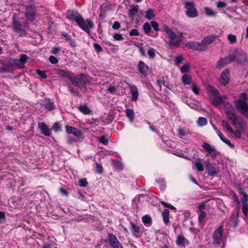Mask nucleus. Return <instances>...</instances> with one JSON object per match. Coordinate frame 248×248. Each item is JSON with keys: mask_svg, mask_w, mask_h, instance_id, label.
<instances>
[{"mask_svg": "<svg viewBox=\"0 0 248 248\" xmlns=\"http://www.w3.org/2000/svg\"><path fill=\"white\" fill-rule=\"evenodd\" d=\"M235 51L237 61H242L245 60L246 56L245 53L244 51L242 50L238 51L237 50H235Z\"/></svg>", "mask_w": 248, "mask_h": 248, "instance_id": "obj_33", "label": "nucleus"}, {"mask_svg": "<svg viewBox=\"0 0 248 248\" xmlns=\"http://www.w3.org/2000/svg\"><path fill=\"white\" fill-rule=\"evenodd\" d=\"M202 147L204 149V151L207 153L208 154L211 155V156L213 158L216 157L217 155V150L211 146V145L206 142H204L202 145Z\"/></svg>", "mask_w": 248, "mask_h": 248, "instance_id": "obj_13", "label": "nucleus"}, {"mask_svg": "<svg viewBox=\"0 0 248 248\" xmlns=\"http://www.w3.org/2000/svg\"><path fill=\"white\" fill-rule=\"evenodd\" d=\"M183 32H180V35L178 36L177 39L175 41H170L169 42V46L170 47H178L180 45L181 43L183 41Z\"/></svg>", "mask_w": 248, "mask_h": 248, "instance_id": "obj_22", "label": "nucleus"}, {"mask_svg": "<svg viewBox=\"0 0 248 248\" xmlns=\"http://www.w3.org/2000/svg\"><path fill=\"white\" fill-rule=\"evenodd\" d=\"M77 108L81 113L85 115H90L92 113V110L88 108L86 104L80 105L78 106Z\"/></svg>", "mask_w": 248, "mask_h": 248, "instance_id": "obj_25", "label": "nucleus"}, {"mask_svg": "<svg viewBox=\"0 0 248 248\" xmlns=\"http://www.w3.org/2000/svg\"><path fill=\"white\" fill-rule=\"evenodd\" d=\"M12 64H4L1 68V70L3 72H9L11 68Z\"/></svg>", "mask_w": 248, "mask_h": 248, "instance_id": "obj_51", "label": "nucleus"}, {"mask_svg": "<svg viewBox=\"0 0 248 248\" xmlns=\"http://www.w3.org/2000/svg\"><path fill=\"white\" fill-rule=\"evenodd\" d=\"M52 129L55 132H60L62 131V125L60 122H56L54 124Z\"/></svg>", "mask_w": 248, "mask_h": 248, "instance_id": "obj_39", "label": "nucleus"}, {"mask_svg": "<svg viewBox=\"0 0 248 248\" xmlns=\"http://www.w3.org/2000/svg\"><path fill=\"white\" fill-rule=\"evenodd\" d=\"M95 170L97 173H101L103 171V168L101 165L98 163H96Z\"/></svg>", "mask_w": 248, "mask_h": 248, "instance_id": "obj_57", "label": "nucleus"}, {"mask_svg": "<svg viewBox=\"0 0 248 248\" xmlns=\"http://www.w3.org/2000/svg\"><path fill=\"white\" fill-rule=\"evenodd\" d=\"M126 115L128 118L129 121L132 123L134 119L135 113L132 109L128 108L126 110Z\"/></svg>", "mask_w": 248, "mask_h": 248, "instance_id": "obj_34", "label": "nucleus"}, {"mask_svg": "<svg viewBox=\"0 0 248 248\" xmlns=\"http://www.w3.org/2000/svg\"><path fill=\"white\" fill-rule=\"evenodd\" d=\"M38 128L40 129L42 134L46 136L50 137L51 135V130L48 128V126L44 122L38 123Z\"/></svg>", "mask_w": 248, "mask_h": 248, "instance_id": "obj_15", "label": "nucleus"}, {"mask_svg": "<svg viewBox=\"0 0 248 248\" xmlns=\"http://www.w3.org/2000/svg\"><path fill=\"white\" fill-rule=\"evenodd\" d=\"M162 215L164 223L167 225L169 222L170 212L169 210L167 209H164L162 211Z\"/></svg>", "mask_w": 248, "mask_h": 248, "instance_id": "obj_29", "label": "nucleus"}, {"mask_svg": "<svg viewBox=\"0 0 248 248\" xmlns=\"http://www.w3.org/2000/svg\"><path fill=\"white\" fill-rule=\"evenodd\" d=\"M36 73L44 79H46L47 78V76L46 74V72L45 71L37 69L36 70Z\"/></svg>", "mask_w": 248, "mask_h": 248, "instance_id": "obj_49", "label": "nucleus"}, {"mask_svg": "<svg viewBox=\"0 0 248 248\" xmlns=\"http://www.w3.org/2000/svg\"><path fill=\"white\" fill-rule=\"evenodd\" d=\"M40 104L49 111H51L56 108L54 102L50 99L45 98L41 101Z\"/></svg>", "mask_w": 248, "mask_h": 248, "instance_id": "obj_12", "label": "nucleus"}, {"mask_svg": "<svg viewBox=\"0 0 248 248\" xmlns=\"http://www.w3.org/2000/svg\"><path fill=\"white\" fill-rule=\"evenodd\" d=\"M147 53L150 58L154 59L155 57V50L153 48H150Z\"/></svg>", "mask_w": 248, "mask_h": 248, "instance_id": "obj_47", "label": "nucleus"}, {"mask_svg": "<svg viewBox=\"0 0 248 248\" xmlns=\"http://www.w3.org/2000/svg\"><path fill=\"white\" fill-rule=\"evenodd\" d=\"M240 194L243 196L244 200L248 202V195L242 189H240Z\"/></svg>", "mask_w": 248, "mask_h": 248, "instance_id": "obj_62", "label": "nucleus"}, {"mask_svg": "<svg viewBox=\"0 0 248 248\" xmlns=\"http://www.w3.org/2000/svg\"><path fill=\"white\" fill-rule=\"evenodd\" d=\"M12 27L14 31L19 34L20 36L26 35V31L25 29L28 27V23H24L23 24H21L19 21L13 18Z\"/></svg>", "mask_w": 248, "mask_h": 248, "instance_id": "obj_5", "label": "nucleus"}, {"mask_svg": "<svg viewBox=\"0 0 248 248\" xmlns=\"http://www.w3.org/2000/svg\"><path fill=\"white\" fill-rule=\"evenodd\" d=\"M88 78L89 77L88 76L83 74L76 76H75L73 74L70 81L74 86L82 89L86 83L90 82Z\"/></svg>", "mask_w": 248, "mask_h": 248, "instance_id": "obj_3", "label": "nucleus"}, {"mask_svg": "<svg viewBox=\"0 0 248 248\" xmlns=\"http://www.w3.org/2000/svg\"><path fill=\"white\" fill-rule=\"evenodd\" d=\"M108 240L110 245L113 248H123L122 245L114 234L108 233Z\"/></svg>", "mask_w": 248, "mask_h": 248, "instance_id": "obj_10", "label": "nucleus"}, {"mask_svg": "<svg viewBox=\"0 0 248 248\" xmlns=\"http://www.w3.org/2000/svg\"><path fill=\"white\" fill-rule=\"evenodd\" d=\"M65 128L66 132L68 134H72L77 138H80L82 135V132L80 130L74 127L66 125Z\"/></svg>", "mask_w": 248, "mask_h": 248, "instance_id": "obj_17", "label": "nucleus"}, {"mask_svg": "<svg viewBox=\"0 0 248 248\" xmlns=\"http://www.w3.org/2000/svg\"><path fill=\"white\" fill-rule=\"evenodd\" d=\"M195 166L199 171H203L204 167L200 158H198L196 160Z\"/></svg>", "mask_w": 248, "mask_h": 248, "instance_id": "obj_36", "label": "nucleus"}, {"mask_svg": "<svg viewBox=\"0 0 248 248\" xmlns=\"http://www.w3.org/2000/svg\"><path fill=\"white\" fill-rule=\"evenodd\" d=\"M176 243L179 247H184L185 244L188 245L189 242L184 236L179 235L177 237Z\"/></svg>", "mask_w": 248, "mask_h": 248, "instance_id": "obj_26", "label": "nucleus"}, {"mask_svg": "<svg viewBox=\"0 0 248 248\" xmlns=\"http://www.w3.org/2000/svg\"><path fill=\"white\" fill-rule=\"evenodd\" d=\"M225 114L227 119L231 121L232 124L234 125H236L237 118L235 113V111L228 112Z\"/></svg>", "mask_w": 248, "mask_h": 248, "instance_id": "obj_28", "label": "nucleus"}, {"mask_svg": "<svg viewBox=\"0 0 248 248\" xmlns=\"http://www.w3.org/2000/svg\"><path fill=\"white\" fill-rule=\"evenodd\" d=\"M205 11L208 16H215L216 15L213 10L210 8H205Z\"/></svg>", "mask_w": 248, "mask_h": 248, "instance_id": "obj_48", "label": "nucleus"}, {"mask_svg": "<svg viewBox=\"0 0 248 248\" xmlns=\"http://www.w3.org/2000/svg\"><path fill=\"white\" fill-rule=\"evenodd\" d=\"M145 17L148 20L153 19L155 15L152 9H149L145 12Z\"/></svg>", "mask_w": 248, "mask_h": 248, "instance_id": "obj_38", "label": "nucleus"}, {"mask_svg": "<svg viewBox=\"0 0 248 248\" xmlns=\"http://www.w3.org/2000/svg\"><path fill=\"white\" fill-rule=\"evenodd\" d=\"M217 37V35L215 34L206 36L202 40V44L204 46H206V45L211 44L216 40Z\"/></svg>", "mask_w": 248, "mask_h": 248, "instance_id": "obj_21", "label": "nucleus"}, {"mask_svg": "<svg viewBox=\"0 0 248 248\" xmlns=\"http://www.w3.org/2000/svg\"><path fill=\"white\" fill-rule=\"evenodd\" d=\"M112 165L114 168L116 169L121 170L123 169L122 165L121 162L119 161H115L114 160H112Z\"/></svg>", "mask_w": 248, "mask_h": 248, "instance_id": "obj_42", "label": "nucleus"}, {"mask_svg": "<svg viewBox=\"0 0 248 248\" xmlns=\"http://www.w3.org/2000/svg\"><path fill=\"white\" fill-rule=\"evenodd\" d=\"M164 30L168 37L171 39L170 41H174L177 38V35L168 26L165 25L164 26Z\"/></svg>", "mask_w": 248, "mask_h": 248, "instance_id": "obj_24", "label": "nucleus"}, {"mask_svg": "<svg viewBox=\"0 0 248 248\" xmlns=\"http://www.w3.org/2000/svg\"><path fill=\"white\" fill-rule=\"evenodd\" d=\"M185 7L187 9L186 14L188 17H195L198 16V13L193 2L186 1Z\"/></svg>", "mask_w": 248, "mask_h": 248, "instance_id": "obj_8", "label": "nucleus"}, {"mask_svg": "<svg viewBox=\"0 0 248 248\" xmlns=\"http://www.w3.org/2000/svg\"><path fill=\"white\" fill-rule=\"evenodd\" d=\"M143 29L145 33H149L151 30L150 24L149 22H145L143 26Z\"/></svg>", "mask_w": 248, "mask_h": 248, "instance_id": "obj_41", "label": "nucleus"}, {"mask_svg": "<svg viewBox=\"0 0 248 248\" xmlns=\"http://www.w3.org/2000/svg\"><path fill=\"white\" fill-rule=\"evenodd\" d=\"M130 89V92L132 94V100L136 101L137 100L139 92L138 89L135 85H130L129 86Z\"/></svg>", "mask_w": 248, "mask_h": 248, "instance_id": "obj_27", "label": "nucleus"}, {"mask_svg": "<svg viewBox=\"0 0 248 248\" xmlns=\"http://www.w3.org/2000/svg\"><path fill=\"white\" fill-rule=\"evenodd\" d=\"M205 166L209 176H213L218 173V171L217 168L210 162H207L205 165Z\"/></svg>", "mask_w": 248, "mask_h": 248, "instance_id": "obj_20", "label": "nucleus"}, {"mask_svg": "<svg viewBox=\"0 0 248 248\" xmlns=\"http://www.w3.org/2000/svg\"><path fill=\"white\" fill-rule=\"evenodd\" d=\"M229 71L228 69L224 70L221 74L220 77V83L223 85H227L229 82Z\"/></svg>", "mask_w": 248, "mask_h": 248, "instance_id": "obj_18", "label": "nucleus"}, {"mask_svg": "<svg viewBox=\"0 0 248 248\" xmlns=\"http://www.w3.org/2000/svg\"><path fill=\"white\" fill-rule=\"evenodd\" d=\"M222 125L223 127L228 130L231 133H233V129L231 128V127L229 125V124H228V123L225 121L223 120L222 122Z\"/></svg>", "mask_w": 248, "mask_h": 248, "instance_id": "obj_43", "label": "nucleus"}, {"mask_svg": "<svg viewBox=\"0 0 248 248\" xmlns=\"http://www.w3.org/2000/svg\"><path fill=\"white\" fill-rule=\"evenodd\" d=\"M151 25L155 31H159L158 24L156 21H151Z\"/></svg>", "mask_w": 248, "mask_h": 248, "instance_id": "obj_59", "label": "nucleus"}, {"mask_svg": "<svg viewBox=\"0 0 248 248\" xmlns=\"http://www.w3.org/2000/svg\"><path fill=\"white\" fill-rule=\"evenodd\" d=\"M93 47L97 53H100L103 51V49L101 46L97 43H94Z\"/></svg>", "mask_w": 248, "mask_h": 248, "instance_id": "obj_54", "label": "nucleus"}, {"mask_svg": "<svg viewBox=\"0 0 248 248\" xmlns=\"http://www.w3.org/2000/svg\"><path fill=\"white\" fill-rule=\"evenodd\" d=\"M190 68V65L189 64H186L184 65L181 68V72L182 73H186L188 72V70Z\"/></svg>", "mask_w": 248, "mask_h": 248, "instance_id": "obj_52", "label": "nucleus"}, {"mask_svg": "<svg viewBox=\"0 0 248 248\" xmlns=\"http://www.w3.org/2000/svg\"><path fill=\"white\" fill-rule=\"evenodd\" d=\"M130 230L132 234L135 237H139L140 231V227L138 226L133 222H130Z\"/></svg>", "mask_w": 248, "mask_h": 248, "instance_id": "obj_23", "label": "nucleus"}, {"mask_svg": "<svg viewBox=\"0 0 248 248\" xmlns=\"http://www.w3.org/2000/svg\"><path fill=\"white\" fill-rule=\"evenodd\" d=\"M224 107L225 109V114L235 111L234 108L229 103L223 102Z\"/></svg>", "mask_w": 248, "mask_h": 248, "instance_id": "obj_35", "label": "nucleus"}, {"mask_svg": "<svg viewBox=\"0 0 248 248\" xmlns=\"http://www.w3.org/2000/svg\"><path fill=\"white\" fill-rule=\"evenodd\" d=\"M62 34L64 37L65 40L70 41L72 40L71 36L66 32H62Z\"/></svg>", "mask_w": 248, "mask_h": 248, "instance_id": "obj_64", "label": "nucleus"}, {"mask_svg": "<svg viewBox=\"0 0 248 248\" xmlns=\"http://www.w3.org/2000/svg\"><path fill=\"white\" fill-rule=\"evenodd\" d=\"M5 220V216L4 212L0 211V223L4 222Z\"/></svg>", "mask_w": 248, "mask_h": 248, "instance_id": "obj_60", "label": "nucleus"}, {"mask_svg": "<svg viewBox=\"0 0 248 248\" xmlns=\"http://www.w3.org/2000/svg\"><path fill=\"white\" fill-rule=\"evenodd\" d=\"M49 61L52 64H57L58 62V59L54 56H50L49 58Z\"/></svg>", "mask_w": 248, "mask_h": 248, "instance_id": "obj_56", "label": "nucleus"}, {"mask_svg": "<svg viewBox=\"0 0 248 248\" xmlns=\"http://www.w3.org/2000/svg\"><path fill=\"white\" fill-rule=\"evenodd\" d=\"M82 16L77 11L69 10L66 12V17L69 20H74L76 23Z\"/></svg>", "mask_w": 248, "mask_h": 248, "instance_id": "obj_14", "label": "nucleus"}, {"mask_svg": "<svg viewBox=\"0 0 248 248\" xmlns=\"http://www.w3.org/2000/svg\"><path fill=\"white\" fill-rule=\"evenodd\" d=\"M139 6L138 5L133 6L128 11V16L130 17H133L139 12Z\"/></svg>", "mask_w": 248, "mask_h": 248, "instance_id": "obj_30", "label": "nucleus"}, {"mask_svg": "<svg viewBox=\"0 0 248 248\" xmlns=\"http://www.w3.org/2000/svg\"><path fill=\"white\" fill-rule=\"evenodd\" d=\"M77 24L84 31L88 34H90V29H93L94 26L93 22L90 19L85 20L82 16L77 21Z\"/></svg>", "mask_w": 248, "mask_h": 248, "instance_id": "obj_4", "label": "nucleus"}, {"mask_svg": "<svg viewBox=\"0 0 248 248\" xmlns=\"http://www.w3.org/2000/svg\"><path fill=\"white\" fill-rule=\"evenodd\" d=\"M79 185L80 186L85 187L88 185V182L87 181L86 178H82L79 180L78 181Z\"/></svg>", "mask_w": 248, "mask_h": 248, "instance_id": "obj_50", "label": "nucleus"}, {"mask_svg": "<svg viewBox=\"0 0 248 248\" xmlns=\"http://www.w3.org/2000/svg\"><path fill=\"white\" fill-rule=\"evenodd\" d=\"M248 96L246 93H243L240 94V98L235 102L236 108L241 113L248 118V104L247 103Z\"/></svg>", "mask_w": 248, "mask_h": 248, "instance_id": "obj_1", "label": "nucleus"}, {"mask_svg": "<svg viewBox=\"0 0 248 248\" xmlns=\"http://www.w3.org/2000/svg\"><path fill=\"white\" fill-rule=\"evenodd\" d=\"M209 96L212 100L213 104L215 106H218L222 104L224 98L220 95L219 92L215 88L211 85L207 87Z\"/></svg>", "mask_w": 248, "mask_h": 248, "instance_id": "obj_2", "label": "nucleus"}, {"mask_svg": "<svg viewBox=\"0 0 248 248\" xmlns=\"http://www.w3.org/2000/svg\"><path fill=\"white\" fill-rule=\"evenodd\" d=\"M130 36H138L139 35V32L137 29H132L129 32Z\"/></svg>", "mask_w": 248, "mask_h": 248, "instance_id": "obj_63", "label": "nucleus"}, {"mask_svg": "<svg viewBox=\"0 0 248 248\" xmlns=\"http://www.w3.org/2000/svg\"><path fill=\"white\" fill-rule=\"evenodd\" d=\"M56 74L60 77L66 78L69 80L73 75V73L68 70L62 69L56 70Z\"/></svg>", "mask_w": 248, "mask_h": 248, "instance_id": "obj_19", "label": "nucleus"}, {"mask_svg": "<svg viewBox=\"0 0 248 248\" xmlns=\"http://www.w3.org/2000/svg\"><path fill=\"white\" fill-rule=\"evenodd\" d=\"M228 39L231 44H233L236 42V37L234 35L229 34L228 35Z\"/></svg>", "mask_w": 248, "mask_h": 248, "instance_id": "obj_53", "label": "nucleus"}, {"mask_svg": "<svg viewBox=\"0 0 248 248\" xmlns=\"http://www.w3.org/2000/svg\"><path fill=\"white\" fill-rule=\"evenodd\" d=\"M191 90L196 94H199V90L198 88L197 87L195 83L192 84V85L191 86Z\"/></svg>", "mask_w": 248, "mask_h": 248, "instance_id": "obj_58", "label": "nucleus"}, {"mask_svg": "<svg viewBox=\"0 0 248 248\" xmlns=\"http://www.w3.org/2000/svg\"><path fill=\"white\" fill-rule=\"evenodd\" d=\"M142 220L143 223L146 226H150L152 223V218L149 215H148L143 216L142 217Z\"/></svg>", "mask_w": 248, "mask_h": 248, "instance_id": "obj_32", "label": "nucleus"}, {"mask_svg": "<svg viewBox=\"0 0 248 248\" xmlns=\"http://www.w3.org/2000/svg\"><path fill=\"white\" fill-rule=\"evenodd\" d=\"M207 123V119L202 117H200L199 118L198 120V124L200 126H203L206 125Z\"/></svg>", "mask_w": 248, "mask_h": 248, "instance_id": "obj_40", "label": "nucleus"}, {"mask_svg": "<svg viewBox=\"0 0 248 248\" xmlns=\"http://www.w3.org/2000/svg\"><path fill=\"white\" fill-rule=\"evenodd\" d=\"M186 46L187 48L200 51H205L208 48L207 46H202V42H188L186 44Z\"/></svg>", "mask_w": 248, "mask_h": 248, "instance_id": "obj_9", "label": "nucleus"}, {"mask_svg": "<svg viewBox=\"0 0 248 248\" xmlns=\"http://www.w3.org/2000/svg\"><path fill=\"white\" fill-rule=\"evenodd\" d=\"M28 58L27 55L22 54L19 59H15L13 62L14 64L16 66L23 68L25 67V64L27 62Z\"/></svg>", "mask_w": 248, "mask_h": 248, "instance_id": "obj_11", "label": "nucleus"}, {"mask_svg": "<svg viewBox=\"0 0 248 248\" xmlns=\"http://www.w3.org/2000/svg\"><path fill=\"white\" fill-rule=\"evenodd\" d=\"M229 63L234 61L236 59V56L235 54H230L225 57Z\"/></svg>", "mask_w": 248, "mask_h": 248, "instance_id": "obj_45", "label": "nucleus"}, {"mask_svg": "<svg viewBox=\"0 0 248 248\" xmlns=\"http://www.w3.org/2000/svg\"><path fill=\"white\" fill-rule=\"evenodd\" d=\"M182 80L185 85H189L191 83V77L188 75L185 74L182 77Z\"/></svg>", "mask_w": 248, "mask_h": 248, "instance_id": "obj_37", "label": "nucleus"}, {"mask_svg": "<svg viewBox=\"0 0 248 248\" xmlns=\"http://www.w3.org/2000/svg\"><path fill=\"white\" fill-rule=\"evenodd\" d=\"M36 7L33 4H29L26 8L25 17L30 21H33L35 19Z\"/></svg>", "mask_w": 248, "mask_h": 248, "instance_id": "obj_7", "label": "nucleus"}, {"mask_svg": "<svg viewBox=\"0 0 248 248\" xmlns=\"http://www.w3.org/2000/svg\"><path fill=\"white\" fill-rule=\"evenodd\" d=\"M223 226L220 225L217 229H216L213 233V238L214 244L219 245L223 239Z\"/></svg>", "mask_w": 248, "mask_h": 248, "instance_id": "obj_6", "label": "nucleus"}, {"mask_svg": "<svg viewBox=\"0 0 248 248\" xmlns=\"http://www.w3.org/2000/svg\"><path fill=\"white\" fill-rule=\"evenodd\" d=\"M100 142L104 145H107L108 144V140L105 137L101 136L100 139Z\"/></svg>", "mask_w": 248, "mask_h": 248, "instance_id": "obj_61", "label": "nucleus"}, {"mask_svg": "<svg viewBox=\"0 0 248 248\" xmlns=\"http://www.w3.org/2000/svg\"><path fill=\"white\" fill-rule=\"evenodd\" d=\"M242 209L244 214L247 216L248 215V204L246 202H243Z\"/></svg>", "mask_w": 248, "mask_h": 248, "instance_id": "obj_44", "label": "nucleus"}, {"mask_svg": "<svg viewBox=\"0 0 248 248\" xmlns=\"http://www.w3.org/2000/svg\"><path fill=\"white\" fill-rule=\"evenodd\" d=\"M206 215V213L204 211H201V214L199 215L198 217V221L200 223H201Z\"/></svg>", "mask_w": 248, "mask_h": 248, "instance_id": "obj_55", "label": "nucleus"}, {"mask_svg": "<svg viewBox=\"0 0 248 248\" xmlns=\"http://www.w3.org/2000/svg\"><path fill=\"white\" fill-rule=\"evenodd\" d=\"M138 70L140 74L146 77L150 72L149 67L142 61H140L138 64Z\"/></svg>", "mask_w": 248, "mask_h": 248, "instance_id": "obj_16", "label": "nucleus"}, {"mask_svg": "<svg viewBox=\"0 0 248 248\" xmlns=\"http://www.w3.org/2000/svg\"><path fill=\"white\" fill-rule=\"evenodd\" d=\"M160 202L163 205L165 206L166 207L169 208V209H170L171 210H176V208L174 206H173L172 205H171L169 203H167L164 201H160Z\"/></svg>", "mask_w": 248, "mask_h": 248, "instance_id": "obj_46", "label": "nucleus"}, {"mask_svg": "<svg viewBox=\"0 0 248 248\" xmlns=\"http://www.w3.org/2000/svg\"><path fill=\"white\" fill-rule=\"evenodd\" d=\"M228 61L226 60V58H223L219 59V60L217 62V68L218 69H221L222 67L225 66L226 65L229 64Z\"/></svg>", "mask_w": 248, "mask_h": 248, "instance_id": "obj_31", "label": "nucleus"}]
</instances>
